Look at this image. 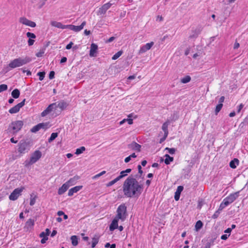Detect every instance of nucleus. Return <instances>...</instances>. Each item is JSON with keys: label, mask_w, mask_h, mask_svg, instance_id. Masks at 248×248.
Wrapping results in <instances>:
<instances>
[{"label": "nucleus", "mask_w": 248, "mask_h": 248, "mask_svg": "<svg viewBox=\"0 0 248 248\" xmlns=\"http://www.w3.org/2000/svg\"><path fill=\"white\" fill-rule=\"evenodd\" d=\"M240 46L239 43H238L237 42H235L234 43V46H233V48L234 49H237Z\"/></svg>", "instance_id": "680f3d73"}, {"label": "nucleus", "mask_w": 248, "mask_h": 248, "mask_svg": "<svg viewBox=\"0 0 248 248\" xmlns=\"http://www.w3.org/2000/svg\"><path fill=\"white\" fill-rule=\"evenodd\" d=\"M42 156V153L39 150L35 151L31 155L29 161H25V166H29L36 162Z\"/></svg>", "instance_id": "423d86ee"}, {"label": "nucleus", "mask_w": 248, "mask_h": 248, "mask_svg": "<svg viewBox=\"0 0 248 248\" xmlns=\"http://www.w3.org/2000/svg\"><path fill=\"white\" fill-rule=\"evenodd\" d=\"M31 61V58L26 56L24 58L19 57L11 61L6 67V71H9L12 69L22 66Z\"/></svg>", "instance_id": "f03ea898"}, {"label": "nucleus", "mask_w": 248, "mask_h": 248, "mask_svg": "<svg viewBox=\"0 0 248 248\" xmlns=\"http://www.w3.org/2000/svg\"><path fill=\"white\" fill-rule=\"evenodd\" d=\"M42 239L41 240L42 244H44L48 240V237H42Z\"/></svg>", "instance_id": "4d7b16f0"}, {"label": "nucleus", "mask_w": 248, "mask_h": 248, "mask_svg": "<svg viewBox=\"0 0 248 248\" xmlns=\"http://www.w3.org/2000/svg\"><path fill=\"white\" fill-rule=\"evenodd\" d=\"M25 100V99H23V100L21 102L10 108L9 110V112L11 114H14L18 112L20 109L24 106Z\"/></svg>", "instance_id": "1a4fd4ad"}, {"label": "nucleus", "mask_w": 248, "mask_h": 248, "mask_svg": "<svg viewBox=\"0 0 248 248\" xmlns=\"http://www.w3.org/2000/svg\"><path fill=\"white\" fill-rule=\"evenodd\" d=\"M79 176L76 175L74 176L73 178H70L68 181L66 182V183L69 186H71L74 185L77 183L78 180H79Z\"/></svg>", "instance_id": "5701e85b"}, {"label": "nucleus", "mask_w": 248, "mask_h": 248, "mask_svg": "<svg viewBox=\"0 0 248 248\" xmlns=\"http://www.w3.org/2000/svg\"><path fill=\"white\" fill-rule=\"evenodd\" d=\"M129 148L138 152L140 151L141 145L136 142H133L128 145Z\"/></svg>", "instance_id": "aec40b11"}, {"label": "nucleus", "mask_w": 248, "mask_h": 248, "mask_svg": "<svg viewBox=\"0 0 248 248\" xmlns=\"http://www.w3.org/2000/svg\"><path fill=\"white\" fill-rule=\"evenodd\" d=\"M165 150H168V152L171 155H173V154H175V151H176V149L174 148H170L167 147V148H166Z\"/></svg>", "instance_id": "8fccbe9b"}, {"label": "nucleus", "mask_w": 248, "mask_h": 248, "mask_svg": "<svg viewBox=\"0 0 248 248\" xmlns=\"http://www.w3.org/2000/svg\"><path fill=\"white\" fill-rule=\"evenodd\" d=\"M19 22L25 25L34 28L36 26V23L32 21H31L26 17H22L19 18Z\"/></svg>", "instance_id": "4468645a"}, {"label": "nucleus", "mask_w": 248, "mask_h": 248, "mask_svg": "<svg viewBox=\"0 0 248 248\" xmlns=\"http://www.w3.org/2000/svg\"><path fill=\"white\" fill-rule=\"evenodd\" d=\"M138 172L141 175L143 173V171L141 170V167L140 165L138 166Z\"/></svg>", "instance_id": "bf43d9fd"}, {"label": "nucleus", "mask_w": 248, "mask_h": 248, "mask_svg": "<svg viewBox=\"0 0 248 248\" xmlns=\"http://www.w3.org/2000/svg\"><path fill=\"white\" fill-rule=\"evenodd\" d=\"M99 237L95 235L92 239V248H94L96 245L97 244L99 241Z\"/></svg>", "instance_id": "7c9ffc66"}, {"label": "nucleus", "mask_w": 248, "mask_h": 248, "mask_svg": "<svg viewBox=\"0 0 248 248\" xmlns=\"http://www.w3.org/2000/svg\"><path fill=\"white\" fill-rule=\"evenodd\" d=\"M69 187V186L66 183V182L63 184L62 186L58 189V194L59 195L63 194L68 189Z\"/></svg>", "instance_id": "b1692460"}, {"label": "nucleus", "mask_w": 248, "mask_h": 248, "mask_svg": "<svg viewBox=\"0 0 248 248\" xmlns=\"http://www.w3.org/2000/svg\"><path fill=\"white\" fill-rule=\"evenodd\" d=\"M225 97L224 96H222L219 99V103L218 104H222V103L224 101Z\"/></svg>", "instance_id": "e2e57ef3"}, {"label": "nucleus", "mask_w": 248, "mask_h": 248, "mask_svg": "<svg viewBox=\"0 0 248 248\" xmlns=\"http://www.w3.org/2000/svg\"><path fill=\"white\" fill-rule=\"evenodd\" d=\"M39 126L40 129H46L49 128V123H39Z\"/></svg>", "instance_id": "f704fd0d"}, {"label": "nucleus", "mask_w": 248, "mask_h": 248, "mask_svg": "<svg viewBox=\"0 0 248 248\" xmlns=\"http://www.w3.org/2000/svg\"><path fill=\"white\" fill-rule=\"evenodd\" d=\"M211 243L207 242L203 246H202L201 248H210Z\"/></svg>", "instance_id": "864d4df0"}, {"label": "nucleus", "mask_w": 248, "mask_h": 248, "mask_svg": "<svg viewBox=\"0 0 248 248\" xmlns=\"http://www.w3.org/2000/svg\"><path fill=\"white\" fill-rule=\"evenodd\" d=\"M40 129L39 124L34 126L31 129V132L32 133H36Z\"/></svg>", "instance_id": "a19ab883"}, {"label": "nucleus", "mask_w": 248, "mask_h": 248, "mask_svg": "<svg viewBox=\"0 0 248 248\" xmlns=\"http://www.w3.org/2000/svg\"><path fill=\"white\" fill-rule=\"evenodd\" d=\"M34 219L30 218L26 221L24 228L27 229V230H29L30 229L33 228L34 225Z\"/></svg>", "instance_id": "412c9836"}, {"label": "nucleus", "mask_w": 248, "mask_h": 248, "mask_svg": "<svg viewBox=\"0 0 248 248\" xmlns=\"http://www.w3.org/2000/svg\"><path fill=\"white\" fill-rule=\"evenodd\" d=\"M72 244L74 246H76L78 244V238L76 235H73L71 237Z\"/></svg>", "instance_id": "2f4dec72"}, {"label": "nucleus", "mask_w": 248, "mask_h": 248, "mask_svg": "<svg viewBox=\"0 0 248 248\" xmlns=\"http://www.w3.org/2000/svg\"><path fill=\"white\" fill-rule=\"evenodd\" d=\"M227 206H228V205L224 201H223V202L220 203L218 209L219 211H221Z\"/></svg>", "instance_id": "c03bdc74"}, {"label": "nucleus", "mask_w": 248, "mask_h": 248, "mask_svg": "<svg viewBox=\"0 0 248 248\" xmlns=\"http://www.w3.org/2000/svg\"><path fill=\"white\" fill-rule=\"evenodd\" d=\"M154 45V42H151L150 43H148L146 44L145 45H143L141 47H140L138 54L140 55L146 52L147 50H149L151 49V48Z\"/></svg>", "instance_id": "f8f14e48"}, {"label": "nucleus", "mask_w": 248, "mask_h": 248, "mask_svg": "<svg viewBox=\"0 0 248 248\" xmlns=\"http://www.w3.org/2000/svg\"><path fill=\"white\" fill-rule=\"evenodd\" d=\"M27 36L29 38V39H35L36 38V35L33 33H31L30 32H28L26 34Z\"/></svg>", "instance_id": "09e8293b"}, {"label": "nucleus", "mask_w": 248, "mask_h": 248, "mask_svg": "<svg viewBox=\"0 0 248 248\" xmlns=\"http://www.w3.org/2000/svg\"><path fill=\"white\" fill-rule=\"evenodd\" d=\"M86 21H84L79 26H75L73 25H68V28L67 29L75 31L76 32H78L82 30L84 27V26L86 25Z\"/></svg>", "instance_id": "ddd939ff"}, {"label": "nucleus", "mask_w": 248, "mask_h": 248, "mask_svg": "<svg viewBox=\"0 0 248 248\" xmlns=\"http://www.w3.org/2000/svg\"><path fill=\"white\" fill-rule=\"evenodd\" d=\"M73 45V43L71 42L70 43H69L67 46H66V49H70L72 48V45Z\"/></svg>", "instance_id": "052dcab7"}, {"label": "nucleus", "mask_w": 248, "mask_h": 248, "mask_svg": "<svg viewBox=\"0 0 248 248\" xmlns=\"http://www.w3.org/2000/svg\"><path fill=\"white\" fill-rule=\"evenodd\" d=\"M66 61H67V58L65 57H63L61 60L60 63H64V62H65Z\"/></svg>", "instance_id": "338daca9"}, {"label": "nucleus", "mask_w": 248, "mask_h": 248, "mask_svg": "<svg viewBox=\"0 0 248 248\" xmlns=\"http://www.w3.org/2000/svg\"><path fill=\"white\" fill-rule=\"evenodd\" d=\"M45 51V48L41 49V50H40V51L38 52H37L36 54V56L37 57H42L43 55V54H44Z\"/></svg>", "instance_id": "49530a36"}, {"label": "nucleus", "mask_w": 248, "mask_h": 248, "mask_svg": "<svg viewBox=\"0 0 248 248\" xmlns=\"http://www.w3.org/2000/svg\"><path fill=\"white\" fill-rule=\"evenodd\" d=\"M50 24L52 26L55 27L59 28V29H67V28H68V25H63V24H62V23L61 22H57V21H51Z\"/></svg>", "instance_id": "f3484780"}, {"label": "nucleus", "mask_w": 248, "mask_h": 248, "mask_svg": "<svg viewBox=\"0 0 248 248\" xmlns=\"http://www.w3.org/2000/svg\"><path fill=\"white\" fill-rule=\"evenodd\" d=\"M68 106V104L64 100H62L58 102L57 108H61L62 110L65 109Z\"/></svg>", "instance_id": "cd10ccee"}, {"label": "nucleus", "mask_w": 248, "mask_h": 248, "mask_svg": "<svg viewBox=\"0 0 248 248\" xmlns=\"http://www.w3.org/2000/svg\"><path fill=\"white\" fill-rule=\"evenodd\" d=\"M8 89V86L6 84H1L0 85V92H2L7 90Z\"/></svg>", "instance_id": "de8ad7c7"}, {"label": "nucleus", "mask_w": 248, "mask_h": 248, "mask_svg": "<svg viewBox=\"0 0 248 248\" xmlns=\"http://www.w3.org/2000/svg\"><path fill=\"white\" fill-rule=\"evenodd\" d=\"M165 159L164 162L166 165H169L170 163L173 160V157L170 156L169 155L166 154L165 155Z\"/></svg>", "instance_id": "c756f323"}, {"label": "nucleus", "mask_w": 248, "mask_h": 248, "mask_svg": "<svg viewBox=\"0 0 248 248\" xmlns=\"http://www.w3.org/2000/svg\"><path fill=\"white\" fill-rule=\"evenodd\" d=\"M168 136H165V135H164V136L160 139L159 142L161 143L162 142H163L167 138Z\"/></svg>", "instance_id": "69168bd1"}, {"label": "nucleus", "mask_w": 248, "mask_h": 248, "mask_svg": "<svg viewBox=\"0 0 248 248\" xmlns=\"http://www.w3.org/2000/svg\"><path fill=\"white\" fill-rule=\"evenodd\" d=\"M58 133H52L51 134L50 138L48 140V142H51V141L54 140L58 137Z\"/></svg>", "instance_id": "e433bc0d"}, {"label": "nucleus", "mask_w": 248, "mask_h": 248, "mask_svg": "<svg viewBox=\"0 0 248 248\" xmlns=\"http://www.w3.org/2000/svg\"><path fill=\"white\" fill-rule=\"evenodd\" d=\"M118 181H119V179L117 178V177L114 179V180L109 182L108 184H107V187H109L111 186H112L113 185H114L115 183H116L117 182H118Z\"/></svg>", "instance_id": "79ce46f5"}, {"label": "nucleus", "mask_w": 248, "mask_h": 248, "mask_svg": "<svg viewBox=\"0 0 248 248\" xmlns=\"http://www.w3.org/2000/svg\"><path fill=\"white\" fill-rule=\"evenodd\" d=\"M24 189V187L16 188L10 195V200L12 201L16 200Z\"/></svg>", "instance_id": "0eeeda50"}, {"label": "nucleus", "mask_w": 248, "mask_h": 248, "mask_svg": "<svg viewBox=\"0 0 248 248\" xmlns=\"http://www.w3.org/2000/svg\"><path fill=\"white\" fill-rule=\"evenodd\" d=\"M35 202V200L34 198L31 199L30 202V204L31 205H33L34 204Z\"/></svg>", "instance_id": "774afa93"}, {"label": "nucleus", "mask_w": 248, "mask_h": 248, "mask_svg": "<svg viewBox=\"0 0 248 248\" xmlns=\"http://www.w3.org/2000/svg\"><path fill=\"white\" fill-rule=\"evenodd\" d=\"M113 4H114V3H107L104 4L99 9L97 12V15L105 14L107 11Z\"/></svg>", "instance_id": "9b49d317"}, {"label": "nucleus", "mask_w": 248, "mask_h": 248, "mask_svg": "<svg viewBox=\"0 0 248 248\" xmlns=\"http://www.w3.org/2000/svg\"><path fill=\"white\" fill-rule=\"evenodd\" d=\"M143 190V185L140 184L135 178L130 176L123 185L124 195L128 198L139 197Z\"/></svg>", "instance_id": "f257e3e1"}, {"label": "nucleus", "mask_w": 248, "mask_h": 248, "mask_svg": "<svg viewBox=\"0 0 248 248\" xmlns=\"http://www.w3.org/2000/svg\"><path fill=\"white\" fill-rule=\"evenodd\" d=\"M119 220V219L117 218L116 217H115V218L113 219L111 223L110 224V225L109 226V230L110 231H113L114 230L118 228V222Z\"/></svg>", "instance_id": "a211bd4d"}, {"label": "nucleus", "mask_w": 248, "mask_h": 248, "mask_svg": "<svg viewBox=\"0 0 248 248\" xmlns=\"http://www.w3.org/2000/svg\"><path fill=\"white\" fill-rule=\"evenodd\" d=\"M127 216L126 206L125 204H121L117 209L116 217L124 221Z\"/></svg>", "instance_id": "39448f33"}, {"label": "nucleus", "mask_w": 248, "mask_h": 248, "mask_svg": "<svg viewBox=\"0 0 248 248\" xmlns=\"http://www.w3.org/2000/svg\"><path fill=\"white\" fill-rule=\"evenodd\" d=\"M50 233V230L48 229H46L45 232H42L40 234L39 236L42 237H47Z\"/></svg>", "instance_id": "72a5a7b5"}, {"label": "nucleus", "mask_w": 248, "mask_h": 248, "mask_svg": "<svg viewBox=\"0 0 248 248\" xmlns=\"http://www.w3.org/2000/svg\"><path fill=\"white\" fill-rule=\"evenodd\" d=\"M239 160L237 158H234L230 162V167L232 169H235L239 164Z\"/></svg>", "instance_id": "bb28decb"}, {"label": "nucleus", "mask_w": 248, "mask_h": 248, "mask_svg": "<svg viewBox=\"0 0 248 248\" xmlns=\"http://www.w3.org/2000/svg\"><path fill=\"white\" fill-rule=\"evenodd\" d=\"M239 192H236L230 194L228 196L225 198L223 201L228 205L229 204L233 202L238 197Z\"/></svg>", "instance_id": "6e6552de"}, {"label": "nucleus", "mask_w": 248, "mask_h": 248, "mask_svg": "<svg viewBox=\"0 0 248 248\" xmlns=\"http://www.w3.org/2000/svg\"><path fill=\"white\" fill-rule=\"evenodd\" d=\"M243 107H244V105L243 104H240L237 107V113H239L241 111V109L243 108Z\"/></svg>", "instance_id": "6e6d98bb"}, {"label": "nucleus", "mask_w": 248, "mask_h": 248, "mask_svg": "<svg viewBox=\"0 0 248 248\" xmlns=\"http://www.w3.org/2000/svg\"><path fill=\"white\" fill-rule=\"evenodd\" d=\"M123 51L122 50L119 51L116 53H115L113 57H112V59L113 60H115L117 59L118 58H119L122 54H123Z\"/></svg>", "instance_id": "4c0bfd02"}, {"label": "nucleus", "mask_w": 248, "mask_h": 248, "mask_svg": "<svg viewBox=\"0 0 248 248\" xmlns=\"http://www.w3.org/2000/svg\"><path fill=\"white\" fill-rule=\"evenodd\" d=\"M127 175V174L125 172L124 170H123L121 171L120 175L117 177V178L119 179V180H121L123 178L126 176Z\"/></svg>", "instance_id": "37998d69"}, {"label": "nucleus", "mask_w": 248, "mask_h": 248, "mask_svg": "<svg viewBox=\"0 0 248 248\" xmlns=\"http://www.w3.org/2000/svg\"><path fill=\"white\" fill-rule=\"evenodd\" d=\"M203 226V223L201 221V220H198L196 224H195V230L196 231H198L199 230H200V229L202 228V227Z\"/></svg>", "instance_id": "c9c22d12"}, {"label": "nucleus", "mask_w": 248, "mask_h": 248, "mask_svg": "<svg viewBox=\"0 0 248 248\" xmlns=\"http://www.w3.org/2000/svg\"><path fill=\"white\" fill-rule=\"evenodd\" d=\"M202 29L200 28H197L192 31V33L189 36V39H196L201 33Z\"/></svg>", "instance_id": "2eb2a0df"}, {"label": "nucleus", "mask_w": 248, "mask_h": 248, "mask_svg": "<svg viewBox=\"0 0 248 248\" xmlns=\"http://www.w3.org/2000/svg\"><path fill=\"white\" fill-rule=\"evenodd\" d=\"M57 108L56 103H52L50 104L41 114L42 117H45L50 113L54 109Z\"/></svg>", "instance_id": "9d476101"}, {"label": "nucleus", "mask_w": 248, "mask_h": 248, "mask_svg": "<svg viewBox=\"0 0 248 248\" xmlns=\"http://www.w3.org/2000/svg\"><path fill=\"white\" fill-rule=\"evenodd\" d=\"M11 94L14 98L17 99L19 97L20 91L18 89H15L12 91Z\"/></svg>", "instance_id": "c85d7f7f"}, {"label": "nucleus", "mask_w": 248, "mask_h": 248, "mask_svg": "<svg viewBox=\"0 0 248 248\" xmlns=\"http://www.w3.org/2000/svg\"><path fill=\"white\" fill-rule=\"evenodd\" d=\"M115 39V37L112 36V37H110L108 40L106 41V43H110V42H112L113 40H114Z\"/></svg>", "instance_id": "13d9d810"}, {"label": "nucleus", "mask_w": 248, "mask_h": 248, "mask_svg": "<svg viewBox=\"0 0 248 248\" xmlns=\"http://www.w3.org/2000/svg\"><path fill=\"white\" fill-rule=\"evenodd\" d=\"M86 150L85 147L84 146H81L79 148L76 149L75 154L76 155H79L82 154L84 151Z\"/></svg>", "instance_id": "58836bf2"}, {"label": "nucleus", "mask_w": 248, "mask_h": 248, "mask_svg": "<svg viewBox=\"0 0 248 248\" xmlns=\"http://www.w3.org/2000/svg\"><path fill=\"white\" fill-rule=\"evenodd\" d=\"M221 211H219V210L218 209L217 210L215 213L213 214V215L212 216V217L214 219H216L218 217L219 215L220 214Z\"/></svg>", "instance_id": "3c124183"}, {"label": "nucleus", "mask_w": 248, "mask_h": 248, "mask_svg": "<svg viewBox=\"0 0 248 248\" xmlns=\"http://www.w3.org/2000/svg\"><path fill=\"white\" fill-rule=\"evenodd\" d=\"M230 235V234L229 235H227V234H223L221 236V239H222V240H226L228 236Z\"/></svg>", "instance_id": "0e129e2a"}, {"label": "nucleus", "mask_w": 248, "mask_h": 248, "mask_svg": "<svg viewBox=\"0 0 248 248\" xmlns=\"http://www.w3.org/2000/svg\"><path fill=\"white\" fill-rule=\"evenodd\" d=\"M98 49V46L94 43H92L91 46V49L90 50V56L91 57H94L95 56V54L97 52Z\"/></svg>", "instance_id": "6ab92c4d"}, {"label": "nucleus", "mask_w": 248, "mask_h": 248, "mask_svg": "<svg viewBox=\"0 0 248 248\" xmlns=\"http://www.w3.org/2000/svg\"><path fill=\"white\" fill-rule=\"evenodd\" d=\"M37 75L39 76V79L40 81H42L45 76V72H39L37 73Z\"/></svg>", "instance_id": "a18cd8bd"}, {"label": "nucleus", "mask_w": 248, "mask_h": 248, "mask_svg": "<svg viewBox=\"0 0 248 248\" xmlns=\"http://www.w3.org/2000/svg\"><path fill=\"white\" fill-rule=\"evenodd\" d=\"M132 116V114L131 113L129 115H128V118L127 119H124L122 121H121L120 122V124L122 125L125 122H127L129 124H132L133 123V120L131 118Z\"/></svg>", "instance_id": "a878e982"}, {"label": "nucleus", "mask_w": 248, "mask_h": 248, "mask_svg": "<svg viewBox=\"0 0 248 248\" xmlns=\"http://www.w3.org/2000/svg\"><path fill=\"white\" fill-rule=\"evenodd\" d=\"M191 80V77L189 76H186L181 79V82L183 83H187Z\"/></svg>", "instance_id": "473e14b6"}, {"label": "nucleus", "mask_w": 248, "mask_h": 248, "mask_svg": "<svg viewBox=\"0 0 248 248\" xmlns=\"http://www.w3.org/2000/svg\"><path fill=\"white\" fill-rule=\"evenodd\" d=\"M55 72L53 71L50 72L49 74V78L50 79H52L54 78Z\"/></svg>", "instance_id": "603ef678"}, {"label": "nucleus", "mask_w": 248, "mask_h": 248, "mask_svg": "<svg viewBox=\"0 0 248 248\" xmlns=\"http://www.w3.org/2000/svg\"><path fill=\"white\" fill-rule=\"evenodd\" d=\"M34 42H35V41L34 40H33L32 39H30V38L29 39L28 41V45L29 46H31L33 45Z\"/></svg>", "instance_id": "5fc2aeb1"}, {"label": "nucleus", "mask_w": 248, "mask_h": 248, "mask_svg": "<svg viewBox=\"0 0 248 248\" xmlns=\"http://www.w3.org/2000/svg\"><path fill=\"white\" fill-rule=\"evenodd\" d=\"M183 189L184 187L182 186H179L177 187L174 195V199L175 201H177L179 200L180 194Z\"/></svg>", "instance_id": "4be33fe9"}, {"label": "nucleus", "mask_w": 248, "mask_h": 248, "mask_svg": "<svg viewBox=\"0 0 248 248\" xmlns=\"http://www.w3.org/2000/svg\"><path fill=\"white\" fill-rule=\"evenodd\" d=\"M32 146V142L28 140H22L18 144V152L23 155L28 153Z\"/></svg>", "instance_id": "7ed1b4c3"}, {"label": "nucleus", "mask_w": 248, "mask_h": 248, "mask_svg": "<svg viewBox=\"0 0 248 248\" xmlns=\"http://www.w3.org/2000/svg\"><path fill=\"white\" fill-rule=\"evenodd\" d=\"M170 124V122L168 120L163 124L162 125V129L164 132V135L165 136H168L169 131H168V126Z\"/></svg>", "instance_id": "393cba45"}, {"label": "nucleus", "mask_w": 248, "mask_h": 248, "mask_svg": "<svg viewBox=\"0 0 248 248\" xmlns=\"http://www.w3.org/2000/svg\"><path fill=\"white\" fill-rule=\"evenodd\" d=\"M223 107V104H218L217 105L216 108H215V114L217 115L218 112L220 111L222 108Z\"/></svg>", "instance_id": "ea45409f"}, {"label": "nucleus", "mask_w": 248, "mask_h": 248, "mask_svg": "<svg viewBox=\"0 0 248 248\" xmlns=\"http://www.w3.org/2000/svg\"><path fill=\"white\" fill-rule=\"evenodd\" d=\"M82 187V186H78L71 188L68 191V195L69 196H72L74 193L78 192V191L81 189Z\"/></svg>", "instance_id": "dca6fc26"}, {"label": "nucleus", "mask_w": 248, "mask_h": 248, "mask_svg": "<svg viewBox=\"0 0 248 248\" xmlns=\"http://www.w3.org/2000/svg\"><path fill=\"white\" fill-rule=\"evenodd\" d=\"M24 125L23 121L17 120L12 122L9 125L8 130L13 134L17 133L22 128Z\"/></svg>", "instance_id": "20e7f679"}]
</instances>
